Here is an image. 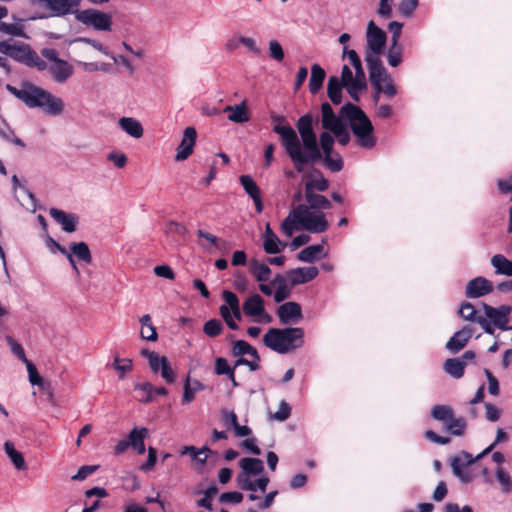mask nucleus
I'll list each match as a JSON object with an SVG mask.
<instances>
[{
  "instance_id": "f257e3e1",
  "label": "nucleus",
  "mask_w": 512,
  "mask_h": 512,
  "mask_svg": "<svg viewBox=\"0 0 512 512\" xmlns=\"http://www.w3.org/2000/svg\"><path fill=\"white\" fill-rule=\"evenodd\" d=\"M273 131L280 136L281 145L292 161L296 171L303 172L304 166L314 163L324 155L332 153L334 139L328 132H322L320 135V144L318 145L317 136L313 129V117L311 114H305L296 122V131L285 122L284 117H273Z\"/></svg>"
},
{
  "instance_id": "f03ea898",
  "label": "nucleus",
  "mask_w": 512,
  "mask_h": 512,
  "mask_svg": "<svg viewBox=\"0 0 512 512\" xmlns=\"http://www.w3.org/2000/svg\"><path fill=\"white\" fill-rule=\"evenodd\" d=\"M6 89L29 108H39L50 116H59L64 112L63 100L43 88L24 82L20 88L7 84Z\"/></svg>"
},
{
  "instance_id": "7ed1b4c3",
  "label": "nucleus",
  "mask_w": 512,
  "mask_h": 512,
  "mask_svg": "<svg viewBox=\"0 0 512 512\" xmlns=\"http://www.w3.org/2000/svg\"><path fill=\"white\" fill-rule=\"evenodd\" d=\"M329 227L325 214L300 204L294 208L281 224V232L291 237L296 230L305 229L312 233H322Z\"/></svg>"
},
{
  "instance_id": "20e7f679",
  "label": "nucleus",
  "mask_w": 512,
  "mask_h": 512,
  "mask_svg": "<svg viewBox=\"0 0 512 512\" xmlns=\"http://www.w3.org/2000/svg\"><path fill=\"white\" fill-rule=\"evenodd\" d=\"M341 115L349 120L350 128L356 137L358 146L372 149L376 145L373 125L359 107L347 103L341 108Z\"/></svg>"
},
{
  "instance_id": "39448f33",
  "label": "nucleus",
  "mask_w": 512,
  "mask_h": 512,
  "mask_svg": "<svg viewBox=\"0 0 512 512\" xmlns=\"http://www.w3.org/2000/svg\"><path fill=\"white\" fill-rule=\"evenodd\" d=\"M263 343L279 354H287L303 346L304 330L300 327L271 328L264 335Z\"/></svg>"
},
{
  "instance_id": "423d86ee",
  "label": "nucleus",
  "mask_w": 512,
  "mask_h": 512,
  "mask_svg": "<svg viewBox=\"0 0 512 512\" xmlns=\"http://www.w3.org/2000/svg\"><path fill=\"white\" fill-rule=\"evenodd\" d=\"M241 472L236 477L238 487L244 491L255 492L257 489L262 493L266 491L269 484L267 476H261L256 481H252V477L262 474L264 471V463L259 458L245 457L239 461Z\"/></svg>"
},
{
  "instance_id": "0eeeda50",
  "label": "nucleus",
  "mask_w": 512,
  "mask_h": 512,
  "mask_svg": "<svg viewBox=\"0 0 512 512\" xmlns=\"http://www.w3.org/2000/svg\"><path fill=\"white\" fill-rule=\"evenodd\" d=\"M343 57L351 64L355 73L348 65L342 67L341 78L339 79L349 95L358 100V93L366 88V76L362 68L360 58L354 50L344 51Z\"/></svg>"
},
{
  "instance_id": "6e6552de",
  "label": "nucleus",
  "mask_w": 512,
  "mask_h": 512,
  "mask_svg": "<svg viewBox=\"0 0 512 512\" xmlns=\"http://www.w3.org/2000/svg\"><path fill=\"white\" fill-rule=\"evenodd\" d=\"M431 417L443 424L445 431L453 436L464 435L467 427L465 418L455 417L453 408L449 405H435L431 409Z\"/></svg>"
},
{
  "instance_id": "1a4fd4ad",
  "label": "nucleus",
  "mask_w": 512,
  "mask_h": 512,
  "mask_svg": "<svg viewBox=\"0 0 512 512\" xmlns=\"http://www.w3.org/2000/svg\"><path fill=\"white\" fill-rule=\"evenodd\" d=\"M368 70L371 84L378 93H383L389 98L397 94L394 81L383 65L374 62L373 67Z\"/></svg>"
},
{
  "instance_id": "9d476101",
  "label": "nucleus",
  "mask_w": 512,
  "mask_h": 512,
  "mask_svg": "<svg viewBox=\"0 0 512 512\" xmlns=\"http://www.w3.org/2000/svg\"><path fill=\"white\" fill-rule=\"evenodd\" d=\"M225 304L220 307V314L227 326L232 329H238L236 320H241V308L237 295L231 291H224L222 294Z\"/></svg>"
},
{
  "instance_id": "9b49d317",
  "label": "nucleus",
  "mask_w": 512,
  "mask_h": 512,
  "mask_svg": "<svg viewBox=\"0 0 512 512\" xmlns=\"http://www.w3.org/2000/svg\"><path fill=\"white\" fill-rule=\"evenodd\" d=\"M482 307L485 313V317L490 323L491 328L495 330V327L500 330H508L509 317L512 312V306L500 305L499 307H493L486 303H482Z\"/></svg>"
},
{
  "instance_id": "f8f14e48",
  "label": "nucleus",
  "mask_w": 512,
  "mask_h": 512,
  "mask_svg": "<svg viewBox=\"0 0 512 512\" xmlns=\"http://www.w3.org/2000/svg\"><path fill=\"white\" fill-rule=\"evenodd\" d=\"M77 19L83 24L96 30L106 31L111 29V16L105 12L95 9H87L79 12Z\"/></svg>"
},
{
  "instance_id": "ddd939ff",
  "label": "nucleus",
  "mask_w": 512,
  "mask_h": 512,
  "mask_svg": "<svg viewBox=\"0 0 512 512\" xmlns=\"http://www.w3.org/2000/svg\"><path fill=\"white\" fill-rule=\"evenodd\" d=\"M387 39L386 34H367V49L365 61L368 69L373 67L374 62L383 65L380 55L383 53Z\"/></svg>"
},
{
  "instance_id": "4468645a",
  "label": "nucleus",
  "mask_w": 512,
  "mask_h": 512,
  "mask_svg": "<svg viewBox=\"0 0 512 512\" xmlns=\"http://www.w3.org/2000/svg\"><path fill=\"white\" fill-rule=\"evenodd\" d=\"M243 312L246 316L252 317L255 322L270 323L272 318L265 312L264 300L258 294L248 297L243 305Z\"/></svg>"
},
{
  "instance_id": "2eb2a0df",
  "label": "nucleus",
  "mask_w": 512,
  "mask_h": 512,
  "mask_svg": "<svg viewBox=\"0 0 512 512\" xmlns=\"http://www.w3.org/2000/svg\"><path fill=\"white\" fill-rule=\"evenodd\" d=\"M32 52L33 51L28 45L22 42H17L14 39H8L0 42V53L8 55L20 62L27 63Z\"/></svg>"
},
{
  "instance_id": "dca6fc26",
  "label": "nucleus",
  "mask_w": 512,
  "mask_h": 512,
  "mask_svg": "<svg viewBox=\"0 0 512 512\" xmlns=\"http://www.w3.org/2000/svg\"><path fill=\"white\" fill-rule=\"evenodd\" d=\"M196 139V129L192 126L186 127L183 131L182 140L176 149L175 161H184L193 153Z\"/></svg>"
},
{
  "instance_id": "f3484780",
  "label": "nucleus",
  "mask_w": 512,
  "mask_h": 512,
  "mask_svg": "<svg viewBox=\"0 0 512 512\" xmlns=\"http://www.w3.org/2000/svg\"><path fill=\"white\" fill-rule=\"evenodd\" d=\"M277 315L283 325L297 324L303 318L301 306L293 301L280 305L277 309Z\"/></svg>"
},
{
  "instance_id": "a211bd4d",
  "label": "nucleus",
  "mask_w": 512,
  "mask_h": 512,
  "mask_svg": "<svg viewBox=\"0 0 512 512\" xmlns=\"http://www.w3.org/2000/svg\"><path fill=\"white\" fill-rule=\"evenodd\" d=\"M458 314L466 321L478 323L485 333L494 335V329L491 328L488 320L483 316L477 315V311L471 303L463 302L458 310Z\"/></svg>"
},
{
  "instance_id": "6ab92c4d",
  "label": "nucleus",
  "mask_w": 512,
  "mask_h": 512,
  "mask_svg": "<svg viewBox=\"0 0 512 512\" xmlns=\"http://www.w3.org/2000/svg\"><path fill=\"white\" fill-rule=\"evenodd\" d=\"M40 7L48 10L49 16H62L72 11L77 6L73 0H37Z\"/></svg>"
},
{
  "instance_id": "aec40b11",
  "label": "nucleus",
  "mask_w": 512,
  "mask_h": 512,
  "mask_svg": "<svg viewBox=\"0 0 512 512\" xmlns=\"http://www.w3.org/2000/svg\"><path fill=\"white\" fill-rule=\"evenodd\" d=\"M318 274V268L315 266L298 267L287 271L286 278L292 286H296L312 281Z\"/></svg>"
},
{
  "instance_id": "412c9836",
  "label": "nucleus",
  "mask_w": 512,
  "mask_h": 512,
  "mask_svg": "<svg viewBox=\"0 0 512 512\" xmlns=\"http://www.w3.org/2000/svg\"><path fill=\"white\" fill-rule=\"evenodd\" d=\"M493 289L494 286L490 280L479 276L467 283L465 294L467 298H480L491 293Z\"/></svg>"
},
{
  "instance_id": "4be33fe9",
  "label": "nucleus",
  "mask_w": 512,
  "mask_h": 512,
  "mask_svg": "<svg viewBox=\"0 0 512 512\" xmlns=\"http://www.w3.org/2000/svg\"><path fill=\"white\" fill-rule=\"evenodd\" d=\"M49 215L51 218H53L54 221L61 225L63 231L67 233L76 231L78 223L77 215L65 212L57 208H51L49 210Z\"/></svg>"
},
{
  "instance_id": "5701e85b",
  "label": "nucleus",
  "mask_w": 512,
  "mask_h": 512,
  "mask_svg": "<svg viewBox=\"0 0 512 512\" xmlns=\"http://www.w3.org/2000/svg\"><path fill=\"white\" fill-rule=\"evenodd\" d=\"M262 240L263 249L267 254H278L282 252L287 246L285 242L280 241L278 236L271 229L269 223H267L265 226V231L262 236Z\"/></svg>"
},
{
  "instance_id": "b1692460",
  "label": "nucleus",
  "mask_w": 512,
  "mask_h": 512,
  "mask_svg": "<svg viewBox=\"0 0 512 512\" xmlns=\"http://www.w3.org/2000/svg\"><path fill=\"white\" fill-rule=\"evenodd\" d=\"M71 53L76 55L82 54L85 57H89L91 48H94L105 55H109L107 50L98 42L92 41L88 38H78L70 42Z\"/></svg>"
},
{
  "instance_id": "393cba45",
  "label": "nucleus",
  "mask_w": 512,
  "mask_h": 512,
  "mask_svg": "<svg viewBox=\"0 0 512 512\" xmlns=\"http://www.w3.org/2000/svg\"><path fill=\"white\" fill-rule=\"evenodd\" d=\"M472 335V327L464 326L449 339V341L446 343V348L452 353H457L466 346Z\"/></svg>"
},
{
  "instance_id": "a878e982",
  "label": "nucleus",
  "mask_w": 512,
  "mask_h": 512,
  "mask_svg": "<svg viewBox=\"0 0 512 512\" xmlns=\"http://www.w3.org/2000/svg\"><path fill=\"white\" fill-rule=\"evenodd\" d=\"M48 70L57 83L66 82L73 74V67L65 60L51 63Z\"/></svg>"
},
{
  "instance_id": "bb28decb",
  "label": "nucleus",
  "mask_w": 512,
  "mask_h": 512,
  "mask_svg": "<svg viewBox=\"0 0 512 512\" xmlns=\"http://www.w3.org/2000/svg\"><path fill=\"white\" fill-rule=\"evenodd\" d=\"M119 128L132 138L139 139L144 134L141 122L134 117H121L118 120Z\"/></svg>"
},
{
  "instance_id": "cd10ccee",
  "label": "nucleus",
  "mask_w": 512,
  "mask_h": 512,
  "mask_svg": "<svg viewBox=\"0 0 512 512\" xmlns=\"http://www.w3.org/2000/svg\"><path fill=\"white\" fill-rule=\"evenodd\" d=\"M305 191H326L329 187V182L326 180L322 173L318 170H313L310 173L304 175Z\"/></svg>"
},
{
  "instance_id": "c85d7f7f",
  "label": "nucleus",
  "mask_w": 512,
  "mask_h": 512,
  "mask_svg": "<svg viewBox=\"0 0 512 512\" xmlns=\"http://www.w3.org/2000/svg\"><path fill=\"white\" fill-rule=\"evenodd\" d=\"M148 436V429L144 427H136L128 434L129 446L132 447L138 454H143L146 450L145 439Z\"/></svg>"
},
{
  "instance_id": "c756f323",
  "label": "nucleus",
  "mask_w": 512,
  "mask_h": 512,
  "mask_svg": "<svg viewBox=\"0 0 512 512\" xmlns=\"http://www.w3.org/2000/svg\"><path fill=\"white\" fill-rule=\"evenodd\" d=\"M327 256V252L324 250V246L321 244L310 245L301 250L297 258L298 260L305 263H314L315 261Z\"/></svg>"
},
{
  "instance_id": "7c9ffc66",
  "label": "nucleus",
  "mask_w": 512,
  "mask_h": 512,
  "mask_svg": "<svg viewBox=\"0 0 512 512\" xmlns=\"http://www.w3.org/2000/svg\"><path fill=\"white\" fill-rule=\"evenodd\" d=\"M249 269L256 281L267 282L270 280L272 271L268 264L260 262L256 259H251L249 262Z\"/></svg>"
},
{
  "instance_id": "2f4dec72",
  "label": "nucleus",
  "mask_w": 512,
  "mask_h": 512,
  "mask_svg": "<svg viewBox=\"0 0 512 512\" xmlns=\"http://www.w3.org/2000/svg\"><path fill=\"white\" fill-rule=\"evenodd\" d=\"M225 113H229L228 120L234 123H245L249 120L245 102L234 106H226Z\"/></svg>"
},
{
  "instance_id": "473e14b6",
  "label": "nucleus",
  "mask_w": 512,
  "mask_h": 512,
  "mask_svg": "<svg viewBox=\"0 0 512 512\" xmlns=\"http://www.w3.org/2000/svg\"><path fill=\"white\" fill-rule=\"evenodd\" d=\"M399 35L400 34H393L391 45L387 52V61L392 67H397L402 62L403 48L398 44Z\"/></svg>"
},
{
  "instance_id": "72a5a7b5",
  "label": "nucleus",
  "mask_w": 512,
  "mask_h": 512,
  "mask_svg": "<svg viewBox=\"0 0 512 512\" xmlns=\"http://www.w3.org/2000/svg\"><path fill=\"white\" fill-rule=\"evenodd\" d=\"M140 337L143 340L154 342L158 339L156 328L152 324L151 316L149 314L143 315L140 318Z\"/></svg>"
},
{
  "instance_id": "f704fd0d",
  "label": "nucleus",
  "mask_w": 512,
  "mask_h": 512,
  "mask_svg": "<svg viewBox=\"0 0 512 512\" xmlns=\"http://www.w3.org/2000/svg\"><path fill=\"white\" fill-rule=\"evenodd\" d=\"M491 265L498 275L512 276V261L501 254H496L491 258Z\"/></svg>"
},
{
  "instance_id": "c9c22d12",
  "label": "nucleus",
  "mask_w": 512,
  "mask_h": 512,
  "mask_svg": "<svg viewBox=\"0 0 512 512\" xmlns=\"http://www.w3.org/2000/svg\"><path fill=\"white\" fill-rule=\"evenodd\" d=\"M326 73L324 69L318 64H314L311 67V76L309 79V90L312 94L317 93L322 87Z\"/></svg>"
},
{
  "instance_id": "e433bc0d",
  "label": "nucleus",
  "mask_w": 512,
  "mask_h": 512,
  "mask_svg": "<svg viewBox=\"0 0 512 512\" xmlns=\"http://www.w3.org/2000/svg\"><path fill=\"white\" fill-rule=\"evenodd\" d=\"M73 257L83 261L86 264H90L92 256L88 245L85 242H73L70 244V252Z\"/></svg>"
},
{
  "instance_id": "4c0bfd02",
  "label": "nucleus",
  "mask_w": 512,
  "mask_h": 512,
  "mask_svg": "<svg viewBox=\"0 0 512 512\" xmlns=\"http://www.w3.org/2000/svg\"><path fill=\"white\" fill-rule=\"evenodd\" d=\"M4 450L14 467L17 470H25L27 468L25 459L19 451H17L13 445V443L7 441L4 444Z\"/></svg>"
},
{
  "instance_id": "58836bf2",
  "label": "nucleus",
  "mask_w": 512,
  "mask_h": 512,
  "mask_svg": "<svg viewBox=\"0 0 512 512\" xmlns=\"http://www.w3.org/2000/svg\"><path fill=\"white\" fill-rule=\"evenodd\" d=\"M465 366L466 363L463 360L459 358H450L445 361L443 368L447 374L459 379L464 374Z\"/></svg>"
},
{
  "instance_id": "ea45409f",
  "label": "nucleus",
  "mask_w": 512,
  "mask_h": 512,
  "mask_svg": "<svg viewBox=\"0 0 512 512\" xmlns=\"http://www.w3.org/2000/svg\"><path fill=\"white\" fill-rule=\"evenodd\" d=\"M204 389L203 384L198 380H191L189 377L186 379L184 384V394L182 397V403L188 404L195 398V394Z\"/></svg>"
},
{
  "instance_id": "a19ab883",
  "label": "nucleus",
  "mask_w": 512,
  "mask_h": 512,
  "mask_svg": "<svg viewBox=\"0 0 512 512\" xmlns=\"http://www.w3.org/2000/svg\"><path fill=\"white\" fill-rule=\"evenodd\" d=\"M305 199L311 209H329L330 201L323 195L315 194L314 191H305Z\"/></svg>"
},
{
  "instance_id": "79ce46f5",
  "label": "nucleus",
  "mask_w": 512,
  "mask_h": 512,
  "mask_svg": "<svg viewBox=\"0 0 512 512\" xmlns=\"http://www.w3.org/2000/svg\"><path fill=\"white\" fill-rule=\"evenodd\" d=\"M342 83L336 76H331L328 80L327 92L330 100L334 104H340L342 99Z\"/></svg>"
},
{
  "instance_id": "37998d69",
  "label": "nucleus",
  "mask_w": 512,
  "mask_h": 512,
  "mask_svg": "<svg viewBox=\"0 0 512 512\" xmlns=\"http://www.w3.org/2000/svg\"><path fill=\"white\" fill-rule=\"evenodd\" d=\"M141 354L147 358L149 367L154 373L159 372L160 368H162V366L165 365V362L168 360L167 357L161 356L155 351L146 349L142 350Z\"/></svg>"
},
{
  "instance_id": "c03bdc74",
  "label": "nucleus",
  "mask_w": 512,
  "mask_h": 512,
  "mask_svg": "<svg viewBox=\"0 0 512 512\" xmlns=\"http://www.w3.org/2000/svg\"><path fill=\"white\" fill-rule=\"evenodd\" d=\"M233 354L235 356H243L247 354L253 359L260 360L257 350L244 340H238L234 342Z\"/></svg>"
},
{
  "instance_id": "a18cd8bd",
  "label": "nucleus",
  "mask_w": 512,
  "mask_h": 512,
  "mask_svg": "<svg viewBox=\"0 0 512 512\" xmlns=\"http://www.w3.org/2000/svg\"><path fill=\"white\" fill-rule=\"evenodd\" d=\"M135 390L138 392V400L140 402L148 403L153 400L154 386L149 382L137 383Z\"/></svg>"
},
{
  "instance_id": "49530a36",
  "label": "nucleus",
  "mask_w": 512,
  "mask_h": 512,
  "mask_svg": "<svg viewBox=\"0 0 512 512\" xmlns=\"http://www.w3.org/2000/svg\"><path fill=\"white\" fill-rule=\"evenodd\" d=\"M495 477L504 493H509L512 490V480L510 474L501 466L495 470Z\"/></svg>"
},
{
  "instance_id": "de8ad7c7",
  "label": "nucleus",
  "mask_w": 512,
  "mask_h": 512,
  "mask_svg": "<svg viewBox=\"0 0 512 512\" xmlns=\"http://www.w3.org/2000/svg\"><path fill=\"white\" fill-rule=\"evenodd\" d=\"M245 192L252 198L260 195V189L253 178L249 175H242L239 178Z\"/></svg>"
},
{
  "instance_id": "09e8293b",
  "label": "nucleus",
  "mask_w": 512,
  "mask_h": 512,
  "mask_svg": "<svg viewBox=\"0 0 512 512\" xmlns=\"http://www.w3.org/2000/svg\"><path fill=\"white\" fill-rule=\"evenodd\" d=\"M209 450L202 448L197 449L194 446H185L181 450V454L185 455L188 454L193 460L199 462L201 465H203L207 460V452Z\"/></svg>"
},
{
  "instance_id": "8fccbe9b",
  "label": "nucleus",
  "mask_w": 512,
  "mask_h": 512,
  "mask_svg": "<svg viewBox=\"0 0 512 512\" xmlns=\"http://www.w3.org/2000/svg\"><path fill=\"white\" fill-rule=\"evenodd\" d=\"M466 465H463L462 462L456 456L451 460V468L453 474L457 476L462 482L467 483L471 480V476L468 473L464 472V468Z\"/></svg>"
},
{
  "instance_id": "3c124183",
  "label": "nucleus",
  "mask_w": 512,
  "mask_h": 512,
  "mask_svg": "<svg viewBox=\"0 0 512 512\" xmlns=\"http://www.w3.org/2000/svg\"><path fill=\"white\" fill-rule=\"evenodd\" d=\"M0 137L5 141L11 142L17 146H25L23 141L17 136H15L14 131L6 123H3V125L0 126Z\"/></svg>"
},
{
  "instance_id": "603ef678",
  "label": "nucleus",
  "mask_w": 512,
  "mask_h": 512,
  "mask_svg": "<svg viewBox=\"0 0 512 512\" xmlns=\"http://www.w3.org/2000/svg\"><path fill=\"white\" fill-rule=\"evenodd\" d=\"M113 368L118 372L119 379H124L127 372L132 370V361L130 359H120L116 357L113 362Z\"/></svg>"
},
{
  "instance_id": "864d4df0",
  "label": "nucleus",
  "mask_w": 512,
  "mask_h": 512,
  "mask_svg": "<svg viewBox=\"0 0 512 512\" xmlns=\"http://www.w3.org/2000/svg\"><path fill=\"white\" fill-rule=\"evenodd\" d=\"M223 330L221 321L217 319H211L207 321L203 326L204 333L209 337L218 336Z\"/></svg>"
},
{
  "instance_id": "5fc2aeb1",
  "label": "nucleus",
  "mask_w": 512,
  "mask_h": 512,
  "mask_svg": "<svg viewBox=\"0 0 512 512\" xmlns=\"http://www.w3.org/2000/svg\"><path fill=\"white\" fill-rule=\"evenodd\" d=\"M346 125L342 121V119L336 115H333L327 119H322V127L326 130L331 131L332 133L342 129Z\"/></svg>"
},
{
  "instance_id": "6e6d98bb",
  "label": "nucleus",
  "mask_w": 512,
  "mask_h": 512,
  "mask_svg": "<svg viewBox=\"0 0 512 512\" xmlns=\"http://www.w3.org/2000/svg\"><path fill=\"white\" fill-rule=\"evenodd\" d=\"M507 440H508L507 433L503 429L499 428L497 430L496 438H495L494 442L491 445H489L487 448H485L480 454H478L477 459L483 458L485 455L489 454L497 444L505 442Z\"/></svg>"
},
{
  "instance_id": "4d7b16f0",
  "label": "nucleus",
  "mask_w": 512,
  "mask_h": 512,
  "mask_svg": "<svg viewBox=\"0 0 512 512\" xmlns=\"http://www.w3.org/2000/svg\"><path fill=\"white\" fill-rule=\"evenodd\" d=\"M417 6L418 0H401L397 6V10L403 16H410Z\"/></svg>"
},
{
  "instance_id": "13d9d810",
  "label": "nucleus",
  "mask_w": 512,
  "mask_h": 512,
  "mask_svg": "<svg viewBox=\"0 0 512 512\" xmlns=\"http://www.w3.org/2000/svg\"><path fill=\"white\" fill-rule=\"evenodd\" d=\"M164 233L166 235H171V236H173V235L182 236L186 233V228L178 222L169 221L164 226Z\"/></svg>"
},
{
  "instance_id": "bf43d9fd",
  "label": "nucleus",
  "mask_w": 512,
  "mask_h": 512,
  "mask_svg": "<svg viewBox=\"0 0 512 512\" xmlns=\"http://www.w3.org/2000/svg\"><path fill=\"white\" fill-rule=\"evenodd\" d=\"M290 414V405L286 401L282 400L280 402L278 410L272 415V418L282 422L287 420L290 417Z\"/></svg>"
},
{
  "instance_id": "052dcab7",
  "label": "nucleus",
  "mask_w": 512,
  "mask_h": 512,
  "mask_svg": "<svg viewBox=\"0 0 512 512\" xmlns=\"http://www.w3.org/2000/svg\"><path fill=\"white\" fill-rule=\"evenodd\" d=\"M243 500V494L237 491L224 492L219 496V501L222 503L239 504Z\"/></svg>"
},
{
  "instance_id": "680f3d73",
  "label": "nucleus",
  "mask_w": 512,
  "mask_h": 512,
  "mask_svg": "<svg viewBox=\"0 0 512 512\" xmlns=\"http://www.w3.org/2000/svg\"><path fill=\"white\" fill-rule=\"evenodd\" d=\"M156 461H157L156 449L153 447H149L147 461L145 463H143L139 468L143 472H149L155 467Z\"/></svg>"
},
{
  "instance_id": "e2e57ef3",
  "label": "nucleus",
  "mask_w": 512,
  "mask_h": 512,
  "mask_svg": "<svg viewBox=\"0 0 512 512\" xmlns=\"http://www.w3.org/2000/svg\"><path fill=\"white\" fill-rule=\"evenodd\" d=\"M234 368H231L225 358L218 357L215 360V373L217 375H229Z\"/></svg>"
},
{
  "instance_id": "0e129e2a",
  "label": "nucleus",
  "mask_w": 512,
  "mask_h": 512,
  "mask_svg": "<svg viewBox=\"0 0 512 512\" xmlns=\"http://www.w3.org/2000/svg\"><path fill=\"white\" fill-rule=\"evenodd\" d=\"M78 64L82 67V69L86 72H95V71H104L107 72L109 67L105 63H96V62H83L78 61Z\"/></svg>"
},
{
  "instance_id": "69168bd1",
  "label": "nucleus",
  "mask_w": 512,
  "mask_h": 512,
  "mask_svg": "<svg viewBox=\"0 0 512 512\" xmlns=\"http://www.w3.org/2000/svg\"><path fill=\"white\" fill-rule=\"evenodd\" d=\"M107 160L112 162L117 168H123L127 164V157L122 152H110Z\"/></svg>"
},
{
  "instance_id": "338daca9",
  "label": "nucleus",
  "mask_w": 512,
  "mask_h": 512,
  "mask_svg": "<svg viewBox=\"0 0 512 512\" xmlns=\"http://www.w3.org/2000/svg\"><path fill=\"white\" fill-rule=\"evenodd\" d=\"M326 166L333 172H338L343 168V161L340 157H332L331 154L324 155Z\"/></svg>"
},
{
  "instance_id": "774afa93",
  "label": "nucleus",
  "mask_w": 512,
  "mask_h": 512,
  "mask_svg": "<svg viewBox=\"0 0 512 512\" xmlns=\"http://www.w3.org/2000/svg\"><path fill=\"white\" fill-rule=\"evenodd\" d=\"M97 468L98 467L94 466V465L82 466V467H80L78 472L72 476V480L82 481V480L86 479L89 475L94 473L97 470Z\"/></svg>"
}]
</instances>
